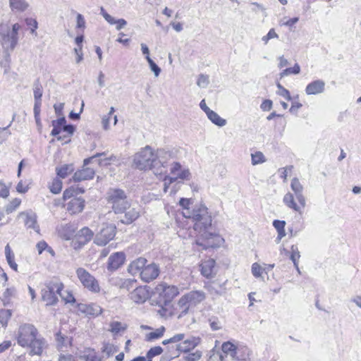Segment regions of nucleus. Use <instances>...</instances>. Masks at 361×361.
<instances>
[{"label":"nucleus","mask_w":361,"mask_h":361,"mask_svg":"<svg viewBox=\"0 0 361 361\" xmlns=\"http://www.w3.org/2000/svg\"><path fill=\"white\" fill-rule=\"evenodd\" d=\"M16 338L20 346L29 348L30 355H40L46 346L45 340L31 324H20L16 332Z\"/></svg>","instance_id":"f257e3e1"},{"label":"nucleus","mask_w":361,"mask_h":361,"mask_svg":"<svg viewBox=\"0 0 361 361\" xmlns=\"http://www.w3.org/2000/svg\"><path fill=\"white\" fill-rule=\"evenodd\" d=\"M20 29L21 25L18 23L0 25V63L2 66L9 64L11 54L18 44Z\"/></svg>","instance_id":"f03ea898"},{"label":"nucleus","mask_w":361,"mask_h":361,"mask_svg":"<svg viewBox=\"0 0 361 361\" xmlns=\"http://www.w3.org/2000/svg\"><path fill=\"white\" fill-rule=\"evenodd\" d=\"M167 156L169 154L164 149L154 150L147 145L133 156V166L140 171L152 170L154 173L158 176V171H156L159 165L158 159Z\"/></svg>","instance_id":"7ed1b4c3"},{"label":"nucleus","mask_w":361,"mask_h":361,"mask_svg":"<svg viewBox=\"0 0 361 361\" xmlns=\"http://www.w3.org/2000/svg\"><path fill=\"white\" fill-rule=\"evenodd\" d=\"M204 223V221L202 220L194 224L193 229L197 235V238L195 240L196 245L202 247L203 249L221 247L224 244L225 240L219 234L212 231V218L210 214L209 222L207 224Z\"/></svg>","instance_id":"20e7f679"},{"label":"nucleus","mask_w":361,"mask_h":361,"mask_svg":"<svg viewBox=\"0 0 361 361\" xmlns=\"http://www.w3.org/2000/svg\"><path fill=\"white\" fill-rule=\"evenodd\" d=\"M171 176L164 177L163 190L165 193L169 192L175 195L180 188L181 180H189L191 174L188 169L183 168L178 162H173L170 168Z\"/></svg>","instance_id":"39448f33"},{"label":"nucleus","mask_w":361,"mask_h":361,"mask_svg":"<svg viewBox=\"0 0 361 361\" xmlns=\"http://www.w3.org/2000/svg\"><path fill=\"white\" fill-rule=\"evenodd\" d=\"M290 188L294 195L290 192H287L283 196V202L288 208L302 214L306 206V199L303 195L304 188L298 178H294L291 180Z\"/></svg>","instance_id":"423d86ee"},{"label":"nucleus","mask_w":361,"mask_h":361,"mask_svg":"<svg viewBox=\"0 0 361 361\" xmlns=\"http://www.w3.org/2000/svg\"><path fill=\"white\" fill-rule=\"evenodd\" d=\"M179 204L182 209L183 216L187 219H191L194 224L202 220L206 224L209 222L210 214L204 204L202 203L192 204V200L188 198H181Z\"/></svg>","instance_id":"0eeeda50"},{"label":"nucleus","mask_w":361,"mask_h":361,"mask_svg":"<svg viewBox=\"0 0 361 361\" xmlns=\"http://www.w3.org/2000/svg\"><path fill=\"white\" fill-rule=\"evenodd\" d=\"M63 284L58 279H54L44 283L41 289V298L47 306L55 305L58 302L57 295L61 294Z\"/></svg>","instance_id":"6e6552de"},{"label":"nucleus","mask_w":361,"mask_h":361,"mask_svg":"<svg viewBox=\"0 0 361 361\" xmlns=\"http://www.w3.org/2000/svg\"><path fill=\"white\" fill-rule=\"evenodd\" d=\"M108 200L115 213L126 212L130 207L125 192L121 189L112 188L108 192Z\"/></svg>","instance_id":"1a4fd4ad"},{"label":"nucleus","mask_w":361,"mask_h":361,"mask_svg":"<svg viewBox=\"0 0 361 361\" xmlns=\"http://www.w3.org/2000/svg\"><path fill=\"white\" fill-rule=\"evenodd\" d=\"M116 228L113 224L104 223L94 238V243L103 246L111 240L116 235Z\"/></svg>","instance_id":"9d476101"},{"label":"nucleus","mask_w":361,"mask_h":361,"mask_svg":"<svg viewBox=\"0 0 361 361\" xmlns=\"http://www.w3.org/2000/svg\"><path fill=\"white\" fill-rule=\"evenodd\" d=\"M76 274L80 283L86 288L94 293L99 292L100 287L98 281L86 269L80 267L77 269Z\"/></svg>","instance_id":"9b49d317"},{"label":"nucleus","mask_w":361,"mask_h":361,"mask_svg":"<svg viewBox=\"0 0 361 361\" xmlns=\"http://www.w3.org/2000/svg\"><path fill=\"white\" fill-rule=\"evenodd\" d=\"M156 291L165 303L172 301L179 293V289L173 285L161 283L156 287Z\"/></svg>","instance_id":"f8f14e48"},{"label":"nucleus","mask_w":361,"mask_h":361,"mask_svg":"<svg viewBox=\"0 0 361 361\" xmlns=\"http://www.w3.org/2000/svg\"><path fill=\"white\" fill-rule=\"evenodd\" d=\"M66 121L64 117L52 121L53 129L51 135L56 136L63 133H66L69 135H72L75 131V127L73 125H66Z\"/></svg>","instance_id":"ddd939ff"},{"label":"nucleus","mask_w":361,"mask_h":361,"mask_svg":"<svg viewBox=\"0 0 361 361\" xmlns=\"http://www.w3.org/2000/svg\"><path fill=\"white\" fill-rule=\"evenodd\" d=\"M18 217L24 219V224L27 228L33 229L35 232L39 233V226L37 224L35 213L32 211L22 212L18 214Z\"/></svg>","instance_id":"4468645a"},{"label":"nucleus","mask_w":361,"mask_h":361,"mask_svg":"<svg viewBox=\"0 0 361 361\" xmlns=\"http://www.w3.org/2000/svg\"><path fill=\"white\" fill-rule=\"evenodd\" d=\"M77 311L89 317H97L102 313V308L97 304L80 303L77 306Z\"/></svg>","instance_id":"2eb2a0df"},{"label":"nucleus","mask_w":361,"mask_h":361,"mask_svg":"<svg viewBox=\"0 0 361 361\" xmlns=\"http://www.w3.org/2000/svg\"><path fill=\"white\" fill-rule=\"evenodd\" d=\"M159 274V268L154 263L145 264L141 272L140 279L145 282H149L155 279Z\"/></svg>","instance_id":"dca6fc26"},{"label":"nucleus","mask_w":361,"mask_h":361,"mask_svg":"<svg viewBox=\"0 0 361 361\" xmlns=\"http://www.w3.org/2000/svg\"><path fill=\"white\" fill-rule=\"evenodd\" d=\"M126 255L123 252L112 254L108 259L107 269L113 271L118 269L125 262Z\"/></svg>","instance_id":"f3484780"},{"label":"nucleus","mask_w":361,"mask_h":361,"mask_svg":"<svg viewBox=\"0 0 361 361\" xmlns=\"http://www.w3.org/2000/svg\"><path fill=\"white\" fill-rule=\"evenodd\" d=\"M85 200L81 197H73L66 203V210L71 214H76L82 212Z\"/></svg>","instance_id":"a211bd4d"},{"label":"nucleus","mask_w":361,"mask_h":361,"mask_svg":"<svg viewBox=\"0 0 361 361\" xmlns=\"http://www.w3.org/2000/svg\"><path fill=\"white\" fill-rule=\"evenodd\" d=\"M200 268L202 275L207 279L212 278L216 274V262L213 259L203 261L200 264Z\"/></svg>","instance_id":"6ab92c4d"},{"label":"nucleus","mask_w":361,"mask_h":361,"mask_svg":"<svg viewBox=\"0 0 361 361\" xmlns=\"http://www.w3.org/2000/svg\"><path fill=\"white\" fill-rule=\"evenodd\" d=\"M221 353L224 355L225 359L228 361H237L238 360L236 357L237 348L233 343L229 341L224 342L221 345Z\"/></svg>","instance_id":"aec40b11"},{"label":"nucleus","mask_w":361,"mask_h":361,"mask_svg":"<svg viewBox=\"0 0 361 361\" xmlns=\"http://www.w3.org/2000/svg\"><path fill=\"white\" fill-rule=\"evenodd\" d=\"M147 260L144 257H138L133 260L128 266V272L133 275H141V272L143 271Z\"/></svg>","instance_id":"412c9836"},{"label":"nucleus","mask_w":361,"mask_h":361,"mask_svg":"<svg viewBox=\"0 0 361 361\" xmlns=\"http://www.w3.org/2000/svg\"><path fill=\"white\" fill-rule=\"evenodd\" d=\"M200 342L198 337H190L183 341L182 343L177 345V350L180 352L188 353L194 349Z\"/></svg>","instance_id":"4be33fe9"},{"label":"nucleus","mask_w":361,"mask_h":361,"mask_svg":"<svg viewBox=\"0 0 361 361\" xmlns=\"http://www.w3.org/2000/svg\"><path fill=\"white\" fill-rule=\"evenodd\" d=\"M149 294L147 288L140 286L136 288L131 293L130 298L136 303H143L149 298Z\"/></svg>","instance_id":"5701e85b"},{"label":"nucleus","mask_w":361,"mask_h":361,"mask_svg":"<svg viewBox=\"0 0 361 361\" xmlns=\"http://www.w3.org/2000/svg\"><path fill=\"white\" fill-rule=\"evenodd\" d=\"M325 82L322 80H316L309 83L305 88L308 95L321 94L324 91Z\"/></svg>","instance_id":"b1692460"},{"label":"nucleus","mask_w":361,"mask_h":361,"mask_svg":"<svg viewBox=\"0 0 361 361\" xmlns=\"http://www.w3.org/2000/svg\"><path fill=\"white\" fill-rule=\"evenodd\" d=\"M93 235V232L89 228L84 227L78 231L76 238L80 245H83L90 242Z\"/></svg>","instance_id":"393cba45"},{"label":"nucleus","mask_w":361,"mask_h":361,"mask_svg":"<svg viewBox=\"0 0 361 361\" xmlns=\"http://www.w3.org/2000/svg\"><path fill=\"white\" fill-rule=\"evenodd\" d=\"M191 306H195L205 299V294L201 290H194L185 294Z\"/></svg>","instance_id":"a878e982"},{"label":"nucleus","mask_w":361,"mask_h":361,"mask_svg":"<svg viewBox=\"0 0 361 361\" xmlns=\"http://www.w3.org/2000/svg\"><path fill=\"white\" fill-rule=\"evenodd\" d=\"M94 175V171L90 167L83 168L82 170L78 171L74 173L73 179L75 181H81L91 179Z\"/></svg>","instance_id":"bb28decb"},{"label":"nucleus","mask_w":361,"mask_h":361,"mask_svg":"<svg viewBox=\"0 0 361 361\" xmlns=\"http://www.w3.org/2000/svg\"><path fill=\"white\" fill-rule=\"evenodd\" d=\"M9 6L13 12L22 13L30 6L26 0H8Z\"/></svg>","instance_id":"cd10ccee"},{"label":"nucleus","mask_w":361,"mask_h":361,"mask_svg":"<svg viewBox=\"0 0 361 361\" xmlns=\"http://www.w3.org/2000/svg\"><path fill=\"white\" fill-rule=\"evenodd\" d=\"M128 210L126 212L124 218L121 219L122 223L126 224H130L136 220L140 214V207L128 208Z\"/></svg>","instance_id":"c85d7f7f"},{"label":"nucleus","mask_w":361,"mask_h":361,"mask_svg":"<svg viewBox=\"0 0 361 361\" xmlns=\"http://www.w3.org/2000/svg\"><path fill=\"white\" fill-rule=\"evenodd\" d=\"M190 304L185 296V295H183L178 300L177 303V309L179 312L178 318L183 317L188 312L189 308L190 307Z\"/></svg>","instance_id":"c756f323"},{"label":"nucleus","mask_w":361,"mask_h":361,"mask_svg":"<svg viewBox=\"0 0 361 361\" xmlns=\"http://www.w3.org/2000/svg\"><path fill=\"white\" fill-rule=\"evenodd\" d=\"M166 328L163 326L155 329L154 331L145 334V340L147 342H152L163 337Z\"/></svg>","instance_id":"7c9ffc66"},{"label":"nucleus","mask_w":361,"mask_h":361,"mask_svg":"<svg viewBox=\"0 0 361 361\" xmlns=\"http://www.w3.org/2000/svg\"><path fill=\"white\" fill-rule=\"evenodd\" d=\"M5 255L10 267L14 271H17L18 264L15 262V255L8 244L5 247Z\"/></svg>","instance_id":"2f4dec72"},{"label":"nucleus","mask_w":361,"mask_h":361,"mask_svg":"<svg viewBox=\"0 0 361 361\" xmlns=\"http://www.w3.org/2000/svg\"><path fill=\"white\" fill-rule=\"evenodd\" d=\"M81 359L84 361H102V357L93 349L85 350Z\"/></svg>","instance_id":"473e14b6"},{"label":"nucleus","mask_w":361,"mask_h":361,"mask_svg":"<svg viewBox=\"0 0 361 361\" xmlns=\"http://www.w3.org/2000/svg\"><path fill=\"white\" fill-rule=\"evenodd\" d=\"M207 116L214 124L219 127H223L226 124V121L212 110L207 114Z\"/></svg>","instance_id":"72a5a7b5"},{"label":"nucleus","mask_w":361,"mask_h":361,"mask_svg":"<svg viewBox=\"0 0 361 361\" xmlns=\"http://www.w3.org/2000/svg\"><path fill=\"white\" fill-rule=\"evenodd\" d=\"M73 171L74 167L72 164H65L56 169L57 176L61 178H65Z\"/></svg>","instance_id":"f704fd0d"},{"label":"nucleus","mask_w":361,"mask_h":361,"mask_svg":"<svg viewBox=\"0 0 361 361\" xmlns=\"http://www.w3.org/2000/svg\"><path fill=\"white\" fill-rule=\"evenodd\" d=\"M127 329V325L120 322L114 321L109 324V331L114 334H118L121 331H124Z\"/></svg>","instance_id":"c9c22d12"},{"label":"nucleus","mask_w":361,"mask_h":361,"mask_svg":"<svg viewBox=\"0 0 361 361\" xmlns=\"http://www.w3.org/2000/svg\"><path fill=\"white\" fill-rule=\"evenodd\" d=\"M49 190L54 194H59L62 189V181L58 178H54L49 185Z\"/></svg>","instance_id":"e433bc0d"},{"label":"nucleus","mask_w":361,"mask_h":361,"mask_svg":"<svg viewBox=\"0 0 361 361\" xmlns=\"http://www.w3.org/2000/svg\"><path fill=\"white\" fill-rule=\"evenodd\" d=\"M290 259L293 262L294 267H298V263L299 261V259L300 257V254L298 250V247L297 245H292L290 247Z\"/></svg>","instance_id":"4c0bfd02"},{"label":"nucleus","mask_w":361,"mask_h":361,"mask_svg":"<svg viewBox=\"0 0 361 361\" xmlns=\"http://www.w3.org/2000/svg\"><path fill=\"white\" fill-rule=\"evenodd\" d=\"M21 204V200L19 198L13 199L5 207L7 214H11L16 211Z\"/></svg>","instance_id":"58836bf2"},{"label":"nucleus","mask_w":361,"mask_h":361,"mask_svg":"<svg viewBox=\"0 0 361 361\" xmlns=\"http://www.w3.org/2000/svg\"><path fill=\"white\" fill-rule=\"evenodd\" d=\"M11 315V310L6 309L0 310V324L3 326H6Z\"/></svg>","instance_id":"ea45409f"},{"label":"nucleus","mask_w":361,"mask_h":361,"mask_svg":"<svg viewBox=\"0 0 361 361\" xmlns=\"http://www.w3.org/2000/svg\"><path fill=\"white\" fill-rule=\"evenodd\" d=\"M252 164L257 165L266 161L264 155L261 152H255L251 154Z\"/></svg>","instance_id":"a19ab883"},{"label":"nucleus","mask_w":361,"mask_h":361,"mask_svg":"<svg viewBox=\"0 0 361 361\" xmlns=\"http://www.w3.org/2000/svg\"><path fill=\"white\" fill-rule=\"evenodd\" d=\"M166 152L169 156L158 159L159 165L156 169V171H158V176H161L164 173L162 168H165L168 160L171 158V154L169 152Z\"/></svg>","instance_id":"79ce46f5"},{"label":"nucleus","mask_w":361,"mask_h":361,"mask_svg":"<svg viewBox=\"0 0 361 361\" xmlns=\"http://www.w3.org/2000/svg\"><path fill=\"white\" fill-rule=\"evenodd\" d=\"M300 71V67L295 63L293 67L284 69L281 73L280 77L283 78L290 74H298Z\"/></svg>","instance_id":"37998d69"},{"label":"nucleus","mask_w":361,"mask_h":361,"mask_svg":"<svg viewBox=\"0 0 361 361\" xmlns=\"http://www.w3.org/2000/svg\"><path fill=\"white\" fill-rule=\"evenodd\" d=\"M299 20L298 17H294L292 18H288L287 17H283L280 21L279 24L281 26H287L289 27H291L293 26L295 23H297Z\"/></svg>","instance_id":"c03bdc74"},{"label":"nucleus","mask_w":361,"mask_h":361,"mask_svg":"<svg viewBox=\"0 0 361 361\" xmlns=\"http://www.w3.org/2000/svg\"><path fill=\"white\" fill-rule=\"evenodd\" d=\"M277 38H279V35L276 33L275 29L271 28L268 33L262 37V41L264 44H267L269 40Z\"/></svg>","instance_id":"a18cd8bd"},{"label":"nucleus","mask_w":361,"mask_h":361,"mask_svg":"<svg viewBox=\"0 0 361 361\" xmlns=\"http://www.w3.org/2000/svg\"><path fill=\"white\" fill-rule=\"evenodd\" d=\"M163 353V349L161 346H154L151 348L147 353L146 356L152 360V359L157 355H161Z\"/></svg>","instance_id":"49530a36"},{"label":"nucleus","mask_w":361,"mask_h":361,"mask_svg":"<svg viewBox=\"0 0 361 361\" xmlns=\"http://www.w3.org/2000/svg\"><path fill=\"white\" fill-rule=\"evenodd\" d=\"M202 357V353L200 350L188 353L183 357L185 361H198Z\"/></svg>","instance_id":"de8ad7c7"},{"label":"nucleus","mask_w":361,"mask_h":361,"mask_svg":"<svg viewBox=\"0 0 361 361\" xmlns=\"http://www.w3.org/2000/svg\"><path fill=\"white\" fill-rule=\"evenodd\" d=\"M185 334H176L174 335L173 337L169 338V339H166V340H164L162 341V343L164 345H166V344H169V343H178V342H180L181 341H183L185 339Z\"/></svg>","instance_id":"09e8293b"},{"label":"nucleus","mask_w":361,"mask_h":361,"mask_svg":"<svg viewBox=\"0 0 361 361\" xmlns=\"http://www.w3.org/2000/svg\"><path fill=\"white\" fill-rule=\"evenodd\" d=\"M264 269L257 262L252 265V274L256 278H262Z\"/></svg>","instance_id":"8fccbe9b"},{"label":"nucleus","mask_w":361,"mask_h":361,"mask_svg":"<svg viewBox=\"0 0 361 361\" xmlns=\"http://www.w3.org/2000/svg\"><path fill=\"white\" fill-rule=\"evenodd\" d=\"M146 59L149 63L151 71L154 73L155 77H158L161 73V68L153 61L149 57H146Z\"/></svg>","instance_id":"3c124183"},{"label":"nucleus","mask_w":361,"mask_h":361,"mask_svg":"<svg viewBox=\"0 0 361 361\" xmlns=\"http://www.w3.org/2000/svg\"><path fill=\"white\" fill-rule=\"evenodd\" d=\"M209 361H228L224 355L219 351L212 350L209 356Z\"/></svg>","instance_id":"603ef678"},{"label":"nucleus","mask_w":361,"mask_h":361,"mask_svg":"<svg viewBox=\"0 0 361 361\" xmlns=\"http://www.w3.org/2000/svg\"><path fill=\"white\" fill-rule=\"evenodd\" d=\"M209 76L202 74L197 78V85L201 88H205L209 85Z\"/></svg>","instance_id":"864d4df0"},{"label":"nucleus","mask_w":361,"mask_h":361,"mask_svg":"<svg viewBox=\"0 0 361 361\" xmlns=\"http://www.w3.org/2000/svg\"><path fill=\"white\" fill-rule=\"evenodd\" d=\"M117 351L116 348L111 343H105L102 347V352L107 356L113 355Z\"/></svg>","instance_id":"5fc2aeb1"},{"label":"nucleus","mask_w":361,"mask_h":361,"mask_svg":"<svg viewBox=\"0 0 361 361\" xmlns=\"http://www.w3.org/2000/svg\"><path fill=\"white\" fill-rule=\"evenodd\" d=\"M278 87V94L284 97L287 100L290 101L291 99L290 94L288 90L284 88L280 83L277 84Z\"/></svg>","instance_id":"6e6d98bb"},{"label":"nucleus","mask_w":361,"mask_h":361,"mask_svg":"<svg viewBox=\"0 0 361 361\" xmlns=\"http://www.w3.org/2000/svg\"><path fill=\"white\" fill-rule=\"evenodd\" d=\"M100 14L110 25L116 24L117 20L109 14L102 7L100 9Z\"/></svg>","instance_id":"4d7b16f0"},{"label":"nucleus","mask_w":361,"mask_h":361,"mask_svg":"<svg viewBox=\"0 0 361 361\" xmlns=\"http://www.w3.org/2000/svg\"><path fill=\"white\" fill-rule=\"evenodd\" d=\"M56 341L60 348L67 345L71 342L69 338L63 336L61 333L56 334Z\"/></svg>","instance_id":"13d9d810"},{"label":"nucleus","mask_w":361,"mask_h":361,"mask_svg":"<svg viewBox=\"0 0 361 361\" xmlns=\"http://www.w3.org/2000/svg\"><path fill=\"white\" fill-rule=\"evenodd\" d=\"M25 23L30 28V31L32 33H34L35 30L37 29L38 23L35 19L32 18H26Z\"/></svg>","instance_id":"bf43d9fd"},{"label":"nucleus","mask_w":361,"mask_h":361,"mask_svg":"<svg viewBox=\"0 0 361 361\" xmlns=\"http://www.w3.org/2000/svg\"><path fill=\"white\" fill-rule=\"evenodd\" d=\"M85 20L83 16L80 13H78L76 16V27L77 28L81 29L82 31L85 28Z\"/></svg>","instance_id":"052dcab7"},{"label":"nucleus","mask_w":361,"mask_h":361,"mask_svg":"<svg viewBox=\"0 0 361 361\" xmlns=\"http://www.w3.org/2000/svg\"><path fill=\"white\" fill-rule=\"evenodd\" d=\"M59 295L61 297L63 300L66 301V302H74L75 298L72 293L68 291H61V294Z\"/></svg>","instance_id":"680f3d73"},{"label":"nucleus","mask_w":361,"mask_h":361,"mask_svg":"<svg viewBox=\"0 0 361 361\" xmlns=\"http://www.w3.org/2000/svg\"><path fill=\"white\" fill-rule=\"evenodd\" d=\"M42 97V87L39 85H35L34 88V97L35 102H41Z\"/></svg>","instance_id":"e2e57ef3"},{"label":"nucleus","mask_w":361,"mask_h":361,"mask_svg":"<svg viewBox=\"0 0 361 361\" xmlns=\"http://www.w3.org/2000/svg\"><path fill=\"white\" fill-rule=\"evenodd\" d=\"M73 51L76 55L75 63L78 64L83 60L82 47H77L74 48Z\"/></svg>","instance_id":"0e129e2a"},{"label":"nucleus","mask_w":361,"mask_h":361,"mask_svg":"<svg viewBox=\"0 0 361 361\" xmlns=\"http://www.w3.org/2000/svg\"><path fill=\"white\" fill-rule=\"evenodd\" d=\"M75 193V190L73 188H70L68 189H66L63 192V198L65 201L68 200H71L72 198L75 197L74 194Z\"/></svg>","instance_id":"69168bd1"},{"label":"nucleus","mask_w":361,"mask_h":361,"mask_svg":"<svg viewBox=\"0 0 361 361\" xmlns=\"http://www.w3.org/2000/svg\"><path fill=\"white\" fill-rule=\"evenodd\" d=\"M9 195V190L4 183L0 182V197L6 198Z\"/></svg>","instance_id":"338daca9"},{"label":"nucleus","mask_w":361,"mask_h":361,"mask_svg":"<svg viewBox=\"0 0 361 361\" xmlns=\"http://www.w3.org/2000/svg\"><path fill=\"white\" fill-rule=\"evenodd\" d=\"M29 186L27 185H25L23 180L19 181L16 185V191L21 194L27 192Z\"/></svg>","instance_id":"774afa93"}]
</instances>
